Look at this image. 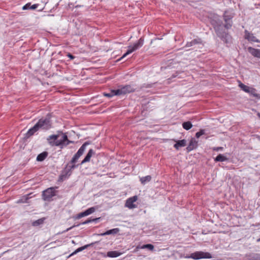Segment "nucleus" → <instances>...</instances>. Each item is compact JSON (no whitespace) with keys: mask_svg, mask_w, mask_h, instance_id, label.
<instances>
[{"mask_svg":"<svg viewBox=\"0 0 260 260\" xmlns=\"http://www.w3.org/2000/svg\"><path fill=\"white\" fill-rule=\"evenodd\" d=\"M210 23L214 28L215 32L218 37L226 44H231L232 42V37L223 28L222 20L217 15H213L210 19Z\"/></svg>","mask_w":260,"mask_h":260,"instance_id":"nucleus-1","label":"nucleus"},{"mask_svg":"<svg viewBox=\"0 0 260 260\" xmlns=\"http://www.w3.org/2000/svg\"><path fill=\"white\" fill-rule=\"evenodd\" d=\"M38 130L48 131L52 127L51 115L48 114L46 117L40 118L35 124Z\"/></svg>","mask_w":260,"mask_h":260,"instance_id":"nucleus-2","label":"nucleus"},{"mask_svg":"<svg viewBox=\"0 0 260 260\" xmlns=\"http://www.w3.org/2000/svg\"><path fill=\"white\" fill-rule=\"evenodd\" d=\"M61 134V138L58 140V139L59 137V135H52L49 136L47 140L48 143L52 146H59L60 148H63L64 147V145H65L66 140H63V134H66L65 133H63L62 132H60Z\"/></svg>","mask_w":260,"mask_h":260,"instance_id":"nucleus-3","label":"nucleus"},{"mask_svg":"<svg viewBox=\"0 0 260 260\" xmlns=\"http://www.w3.org/2000/svg\"><path fill=\"white\" fill-rule=\"evenodd\" d=\"M144 42V38L142 37L138 40V41L137 43L134 44L133 46H129L128 47V49L127 50V51L122 55L121 57L120 58L119 60H122L124 57L126 56L127 55L141 48L143 45Z\"/></svg>","mask_w":260,"mask_h":260,"instance_id":"nucleus-4","label":"nucleus"},{"mask_svg":"<svg viewBox=\"0 0 260 260\" xmlns=\"http://www.w3.org/2000/svg\"><path fill=\"white\" fill-rule=\"evenodd\" d=\"M234 17V14L229 11H225L223 15V18L225 22L224 27L227 29L231 28L233 25L232 19Z\"/></svg>","mask_w":260,"mask_h":260,"instance_id":"nucleus-5","label":"nucleus"},{"mask_svg":"<svg viewBox=\"0 0 260 260\" xmlns=\"http://www.w3.org/2000/svg\"><path fill=\"white\" fill-rule=\"evenodd\" d=\"M187 258H191L193 259H199L202 258H211V254L208 252L196 251L192 253L190 256H186Z\"/></svg>","mask_w":260,"mask_h":260,"instance_id":"nucleus-6","label":"nucleus"},{"mask_svg":"<svg viewBox=\"0 0 260 260\" xmlns=\"http://www.w3.org/2000/svg\"><path fill=\"white\" fill-rule=\"evenodd\" d=\"M54 187H50L43 191L42 192V199L45 201H51L52 198L56 195Z\"/></svg>","mask_w":260,"mask_h":260,"instance_id":"nucleus-7","label":"nucleus"},{"mask_svg":"<svg viewBox=\"0 0 260 260\" xmlns=\"http://www.w3.org/2000/svg\"><path fill=\"white\" fill-rule=\"evenodd\" d=\"M72 164V165H68L66 169L62 172V175L60 176L61 179L66 178L67 176H70L72 174V170L77 168L78 166L74 164Z\"/></svg>","mask_w":260,"mask_h":260,"instance_id":"nucleus-8","label":"nucleus"},{"mask_svg":"<svg viewBox=\"0 0 260 260\" xmlns=\"http://www.w3.org/2000/svg\"><path fill=\"white\" fill-rule=\"evenodd\" d=\"M120 89L122 95L133 92L136 90L135 88L131 85L122 86L120 88Z\"/></svg>","mask_w":260,"mask_h":260,"instance_id":"nucleus-9","label":"nucleus"},{"mask_svg":"<svg viewBox=\"0 0 260 260\" xmlns=\"http://www.w3.org/2000/svg\"><path fill=\"white\" fill-rule=\"evenodd\" d=\"M138 199L137 196H133V197L128 198L125 203V206L128 207L129 209H133L136 207L134 203L136 202Z\"/></svg>","mask_w":260,"mask_h":260,"instance_id":"nucleus-10","label":"nucleus"},{"mask_svg":"<svg viewBox=\"0 0 260 260\" xmlns=\"http://www.w3.org/2000/svg\"><path fill=\"white\" fill-rule=\"evenodd\" d=\"M198 146V142L194 138H192L189 142V145L186 147L187 152H189L196 149Z\"/></svg>","mask_w":260,"mask_h":260,"instance_id":"nucleus-11","label":"nucleus"},{"mask_svg":"<svg viewBox=\"0 0 260 260\" xmlns=\"http://www.w3.org/2000/svg\"><path fill=\"white\" fill-rule=\"evenodd\" d=\"M245 33V39L247 40L248 41L253 42H258L259 41L256 38L254 35L249 32L248 30H245L244 31Z\"/></svg>","mask_w":260,"mask_h":260,"instance_id":"nucleus-12","label":"nucleus"},{"mask_svg":"<svg viewBox=\"0 0 260 260\" xmlns=\"http://www.w3.org/2000/svg\"><path fill=\"white\" fill-rule=\"evenodd\" d=\"M172 140L176 142V143L174 145V147L176 150H179V148L184 147L186 145L187 142L185 139L177 141L173 139Z\"/></svg>","mask_w":260,"mask_h":260,"instance_id":"nucleus-13","label":"nucleus"},{"mask_svg":"<svg viewBox=\"0 0 260 260\" xmlns=\"http://www.w3.org/2000/svg\"><path fill=\"white\" fill-rule=\"evenodd\" d=\"M94 153H95V152L93 151V150H92V149H90L88 151V153L86 155L84 158L81 161L80 165H82L85 162H89L90 161V158L93 154H94Z\"/></svg>","mask_w":260,"mask_h":260,"instance_id":"nucleus-14","label":"nucleus"},{"mask_svg":"<svg viewBox=\"0 0 260 260\" xmlns=\"http://www.w3.org/2000/svg\"><path fill=\"white\" fill-rule=\"evenodd\" d=\"M99 243V242L98 241H96L95 242H93V243H91L90 244H87V245H85L83 246H82V247H80L78 248H77L75 251H74L72 254H70V256H72V255H73L76 253H77L78 252H80V251H82V250L86 249L87 248L89 247H90V246H93L94 244L95 243Z\"/></svg>","mask_w":260,"mask_h":260,"instance_id":"nucleus-15","label":"nucleus"},{"mask_svg":"<svg viewBox=\"0 0 260 260\" xmlns=\"http://www.w3.org/2000/svg\"><path fill=\"white\" fill-rule=\"evenodd\" d=\"M248 52L253 56L260 58V50L257 49H255L251 47H249L248 48Z\"/></svg>","mask_w":260,"mask_h":260,"instance_id":"nucleus-16","label":"nucleus"},{"mask_svg":"<svg viewBox=\"0 0 260 260\" xmlns=\"http://www.w3.org/2000/svg\"><path fill=\"white\" fill-rule=\"evenodd\" d=\"M119 231H120V230L119 228H115V229L108 230L106 232H105V233H101L100 234H98V235L101 236H104L109 235H116Z\"/></svg>","mask_w":260,"mask_h":260,"instance_id":"nucleus-17","label":"nucleus"},{"mask_svg":"<svg viewBox=\"0 0 260 260\" xmlns=\"http://www.w3.org/2000/svg\"><path fill=\"white\" fill-rule=\"evenodd\" d=\"M39 6V4H36L32 5L30 3H28L26 4L23 7H22L23 10H35Z\"/></svg>","mask_w":260,"mask_h":260,"instance_id":"nucleus-18","label":"nucleus"},{"mask_svg":"<svg viewBox=\"0 0 260 260\" xmlns=\"http://www.w3.org/2000/svg\"><path fill=\"white\" fill-rule=\"evenodd\" d=\"M38 131L37 128L36 127V125H35L32 127L30 128L27 132L26 133L25 136V138L28 139L30 136L34 135L36 132Z\"/></svg>","mask_w":260,"mask_h":260,"instance_id":"nucleus-19","label":"nucleus"},{"mask_svg":"<svg viewBox=\"0 0 260 260\" xmlns=\"http://www.w3.org/2000/svg\"><path fill=\"white\" fill-rule=\"evenodd\" d=\"M90 144V142L86 141L79 148L76 153L79 155V156H81L84 153L85 149L86 148V146Z\"/></svg>","mask_w":260,"mask_h":260,"instance_id":"nucleus-20","label":"nucleus"},{"mask_svg":"<svg viewBox=\"0 0 260 260\" xmlns=\"http://www.w3.org/2000/svg\"><path fill=\"white\" fill-rule=\"evenodd\" d=\"M48 155V153L47 151H44L37 156V160L38 161H42L47 157Z\"/></svg>","mask_w":260,"mask_h":260,"instance_id":"nucleus-21","label":"nucleus"},{"mask_svg":"<svg viewBox=\"0 0 260 260\" xmlns=\"http://www.w3.org/2000/svg\"><path fill=\"white\" fill-rule=\"evenodd\" d=\"M201 43L202 41L201 39H195L189 42H187L186 47H191L196 44H201Z\"/></svg>","mask_w":260,"mask_h":260,"instance_id":"nucleus-22","label":"nucleus"},{"mask_svg":"<svg viewBox=\"0 0 260 260\" xmlns=\"http://www.w3.org/2000/svg\"><path fill=\"white\" fill-rule=\"evenodd\" d=\"M121 253L117 251H108L107 256L110 257H116L120 255Z\"/></svg>","mask_w":260,"mask_h":260,"instance_id":"nucleus-23","label":"nucleus"},{"mask_svg":"<svg viewBox=\"0 0 260 260\" xmlns=\"http://www.w3.org/2000/svg\"><path fill=\"white\" fill-rule=\"evenodd\" d=\"M46 218L43 217L35 220L32 222V225L34 226H38L44 223Z\"/></svg>","mask_w":260,"mask_h":260,"instance_id":"nucleus-24","label":"nucleus"},{"mask_svg":"<svg viewBox=\"0 0 260 260\" xmlns=\"http://www.w3.org/2000/svg\"><path fill=\"white\" fill-rule=\"evenodd\" d=\"M228 160V158L221 154H218L215 158L214 161L216 162H222Z\"/></svg>","mask_w":260,"mask_h":260,"instance_id":"nucleus-25","label":"nucleus"},{"mask_svg":"<svg viewBox=\"0 0 260 260\" xmlns=\"http://www.w3.org/2000/svg\"><path fill=\"white\" fill-rule=\"evenodd\" d=\"M151 180V176L150 175L142 177L140 178L141 183L144 185L146 183L150 182Z\"/></svg>","mask_w":260,"mask_h":260,"instance_id":"nucleus-26","label":"nucleus"},{"mask_svg":"<svg viewBox=\"0 0 260 260\" xmlns=\"http://www.w3.org/2000/svg\"><path fill=\"white\" fill-rule=\"evenodd\" d=\"M182 127L186 130H189L192 127V124L190 121H186L182 123Z\"/></svg>","mask_w":260,"mask_h":260,"instance_id":"nucleus-27","label":"nucleus"},{"mask_svg":"<svg viewBox=\"0 0 260 260\" xmlns=\"http://www.w3.org/2000/svg\"><path fill=\"white\" fill-rule=\"evenodd\" d=\"M239 87L241 88V89H242L245 92L248 93L249 92V90L251 87H249V86L245 85V84H243L241 82H240V84L239 85Z\"/></svg>","mask_w":260,"mask_h":260,"instance_id":"nucleus-28","label":"nucleus"},{"mask_svg":"<svg viewBox=\"0 0 260 260\" xmlns=\"http://www.w3.org/2000/svg\"><path fill=\"white\" fill-rule=\"evenodd\" d=\"M248 93H250L251 95H253L254 97L259 98L260 96L258 94L256 93V90L253 88H250L249 90V92Z\"/></svg>","mask_w":260,"mask_h":260,"instance_id":"nucleus-29","label":"nucleus"},{"mask_svg":"<svg viewBox=\"0 0 260 260\" xmlns=\"http://www.w3.org/2000/svg\"><path fill=\"white\" fill-rule=\"evenodd\" d=\"M95 209H96L95 207H92L87 209L84 212L85 214V215L87 216V215L93 213L95 211Z\"/></svg>","mask_w":260,"mask_h":260,"instance_id":"nucleus-30","label":"nucleus"},{"mask_svg":"<svg viewBox=\"0 0 260 260\" xmlns=\"http://www.w3.org/2000/svg\"><path fill=\"white\" fill-rule=\"evenodd\" d=\"M110 91L111 92L112 96H113L114 95H122L120 88L117 89H113V90H111Z\"/></svg>","mask_w":260,"mask_h":260,"instance_id":"nucleus-31","label":"nucleus"},{"mask_svg":"<svg viewBox=\"0 0 260 260\" xmlns=\"http://www.w3.org/2000/svg\"><path fill=\"white\" fill-rule=\"evenodd\" d=\"M63 140H66L64 147L67 146L71 143H73L74 142L68 139V136L66 134H63Z\"/></svg>","mask_w":260,"mask_h":260,"instance_id":"nucleus-32","label":"nucleus"},{"mask_svg":"<svg viewBox=\"0 0 260 260\" xmlns=\"http://www.w3.org/2000/svg\"><path fill=\"white\" fill-rule=\"evenodd\" d=\"M80 157V156H79V155L77 154V153H75V155L72 157L70 163V164H75V162H76L77 161L78 159H79V158Z\"/></svg>","mask_w":260,"mask_h":260,"instance_id":"nucleus-33","label":"nucleus"},{"mask_svg":"<svg viewBox=\"0 0 260 260\" xmlns=\"http://www.w3.org/2000/svg\"><path fill=\"white\" fill-rule=\"evenodd\" d=\"M143 248H147V249H149L150 250H153L154 249V246L151 244H147L144 245L143 246Z\"/></svg>","mask_w":260,"mask_h":260,"instance_id":"nucleus-34","label":"nucleus"},{"mask_svg":"<svg viewBox=\"0 0 260 260\" xmlns=\"http://www.w3.org/2000/svg\"><path fill=\"white\" fill-rule=\"evenodd\" d=\"M205 134V130L204 129H201L199 132H197L196 134V137L197 138H200L201 136L204 135Z\"/></svg>","mask_w":260,"mask_h":260,"instance_id":"nucleus-35","label":"nucleus"},{"mask_svg":"<svg viewBox=\"0 0 260 260\" xmlns=\"http://www.w3.org/2000/svg\"><path fill=\"white\" fill-rule=\"evenodd\" d=\"M84 216H86L84 212H81V213H79L77 215V216L76 217V218L77 219H80V218H82L83 217H84Z\"/></svg>","mask_w":260,"mask_h":260,"instance_id":"nucleus-36","label":"nucleus"},{"mask_svg":"<svg viewBox=\"0 0 260 260\" xmlns=\"http://www.w3.org/2000/svg\"><path fill=\"white\" fill-rule=\"evenodd\" d=\"M223 148L222 147H213V150L214 151H222L223 150Z\"/></svg>","mask_w":260,"mask_h":260,"instance_id":"nucleus-37","label":"nucleus"},{"mask_svg":"<svg viewBox=\"0 0 260 260\" xmlns=\"http://www.w3.org/2000/svg\"><path fill=\"white\" fill-rule=\"evenodd\" d=\"M92 219H88L87 220H86L85 221L83 222L82 223V224H88L89 223H90L91 222H93V220H92Z\"/></svg>","mask_w":260,"mask_h":260,"instance_id":"nucleus-38","label":"nucleus"},{"mask_svg":"<svg viewBox=\"0 0 260 260\" xmlns=\"http://www.w3.org/2000/svg\"><path fill=\"white\" fill-rule=\"evenodd\" d=\"M67 56L69 57L71 59H73L75 58V56H74L73 55H72L71 53H68Z\"/></svg>","mask_w":260,"mask_h":260,"instance_id":"nucleus-39","label":"nucleus"},{"mask_svg":"<svg viewBox=\"0 0 260 260\" xmlns=\"http://www.w3.org/2000/svg\"><path fill=\"white\" fill-rule=\"evenodd\" d=\"M104 95L108 98L112 97L111 91L109 93H104Z\"/></svg>","mask_w":260,"mask_h":260,"instance_id":"nucleus-40","label":"nucleus"},{"mask_svg":"<svg viewBox=\"0 0 260 260\" xmlns=\"http://www.w3.org/2000/svg\"><path fill=\"white\" fill-rule=\"evenodd\" d=\"M100 219H101V217L95 218H93L92 219V220H93V222H98L100 220Z\"/></svg>","mask_w":260,"mask_h":260,"instance_id":"nucleus-41","label":"nucleus"},{"mask_svg":"<svg viewBox=\"0 0 260 260\" xmlns=\"http://www.w3.org/2000/svg\"><path fill=\"white\" fill-rule=\"evenodd\" d=\"M152 86V84H147V85L146 86H145V87L146 88H150Z\"/></svg>","mask_w":260,"mask_h":260,"instance_id":"nucleus-42","label":"nucleus"},{"mask_svg":"<svg viewBox=\"0 0 260 260\" xmlns=\"http://www.w3.org/2000/svg\"><path fill=\"white\" fill-rule=\"evenodd\" d=\"M259 258H260V255H257L256 259L257 260V259H259Z\"/></svg>","mask_w":260,"mask_h":260,"instance_id":"nucleus-43","label":"nucleus"},{"mask_svg":"<svg viewBox=\"0 0 260 260\" xmlns=\"http://www.w3.org/2000/svg\"><path fill=\"white\" fill-rule=\"evenodd\" d=\"M257 242H260V238H258V239L257 240Z\"/></svg>","mask_w":260,"mask_h":260,"instance_id":"nucleus-44","label":"nucleus"},{"mask_svg":"<svg viewBox=\"0 0 260 260\" xmlns=\"http://www.w3.org/2000/svg\"><path fill=\"white\" fill-rule=\"evenodd\" d=\"M72 228H73V227H71V228H69V229H67V231H69L70 229H71Z\"/></svg>","mask_w":260,"mask_h":260,"instance_id":"nucleus-45","label":"nucleus"},{"mask_svg":"<svg viewBox=\"0 0 260 260\" xmlns=\"http://www.w3.org/2000/svg\"><path fill=\"white\" fill-rule=\"evenodd\" d=\"M257 260H260V257H259V259H257Z\"/></svg>","mask_w":260,"mask_h":260,"instance_id":"nucleus-46","label":"nucleus"}]
</instances>
